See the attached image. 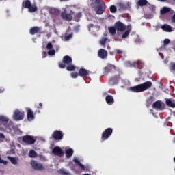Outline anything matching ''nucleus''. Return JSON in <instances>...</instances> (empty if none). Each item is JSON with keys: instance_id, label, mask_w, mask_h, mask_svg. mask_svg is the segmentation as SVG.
<instances>
[{"instance_id": "obj_1", "label": "nucleus", "mask_w": 175, "mask_h": 175, "mask_svg": "<svg viewBox=\"0 0 175 175\" xmlns=\"http://www.w3.org/2000/svg\"><path fill=\"white\" fill-rule=\"evenodd\" d=\"M152 86V82L151 81H146L142 84H139L135 86H133L129 88V91H131V92H143L144 91H146V90H148V88H151Z\"/></svg>"}, {"instance_id": "obj_2", "label": "nucleus", "mask_w": 175, "mask_h": 175, "mask_svg": "<svg viewBox=\"0 0 175 175\" xmlns=\"http://www.w3.org/2000/svg\"><path fill=\"white\" fill-rule=\"evenodd\" d=\"M22 8L28 9L30 13H35L38 11V7L32 5L29 0H25L22 3Z\"/></svg>"}, {"instance_id": "obj_3", "label": "nucleus", "mask_w": 175, "mask_h": 175, "mask_svg": "<svg viewBox=\"0 0 175 175\" xmlns=\"http://www.w3.org/2000/svg\"><path fill=\"white\" fill-rule=\"evenodd\" d=\"M72 62V57L69 55H66L63 57V61L59 62L58 65L61 69H64V68H66V65H70Z\"/></svg>"}, {"instance_id": "obj_4", "label": "nucleus", "mask_w": 175, "mask_h": 175, "mask_svg": "<svg viewBox=\"0 0 175 175\" xmlns=\"http://www.w3.org/2000/svg\"><path fill=\"white\" fill-rule=\"evenodd\" d=\"M22 142L25 143L27 146H31L32 144H35L36 139L31 135H24L22 137Z\"/></svg>"}, {"instance_id": "obj_5", "label": "nucleus", "mask_w": 175, "mask_h": 175, "mask_svg": "<svg viewBox=\"0 0 175 175\" xmlns=\"http://www.w3.org/2000/svg\"><path fill=\"white\" fill-rule=\"evenodd\" d=\"M106 10V4L105 1H101L100 3L97 4V6L95 8V12L96 14H103Z\"/></svg>"}, {"instance_id": "obj_6", "label": "nucleus", "mask_w": 175, "mask_h": 175, "mask_svg": "<svg viewBox=\"0 0 175 175\" xmlns=\"http://www.w3.org/2000/svg\"><path fill=\"white\" fill-rule=\"evenodd\" d=\"M113 135V129L112 128H107L102 133L101 135V140L102 142H105L110 137Z\"/></svg>"}, {"instance_id": "obj_7", "label": "nucleus", "mask_w": 175, "mask_h": 175, "mask_svg": "<svg viewBox=\"0 0 175 175\" xmlns=\"http://www.w3.org/2000/svg\"><path fill=\"white\" fill-rule=\"evenodd\" d=\"M13 118L16 121H21V120H24V111H21L18 109L15 110L14 112Z\"/></svg>"}, {"instance_id": "obj_8", "label": "nucleus", "mask_w": 175, "mask_h": 175, "mask_svg": "<svg viewBox=\"0 0 175 175\" xmlns=\"http://www.w3.org/2000/svg\"><path fill=\"white\" fill-rule=\"evenodd\" d=\"M31 165L32 166L33 169H34V170H40L42 172V170L44 169V167H43V165L41 163H38V161L35 160H32L31 161Z\"/></svg>"}, {"instance_id": "obj_9", "label": "nucleus", "mask_w": 175, "mask_h": 175, "mask_svg": "<svg viewBox=\"0 0 175 175\" xmlns=\"http://www.w3.org/2000/svg\"><path fill=\"white\" fill-rule=\"evenodd\" d=\"M52 137L54 140H62L64 139V133L61 131L55 130L52 134Z\"/></svg>"}, {"instance_id": "obj_10", "label": "nucleus", "mask_w": 175, "mask_h": 175, "mask_svg": "<svg viewBox=\"0 0 175 175\" xmlns=\"http://www.w3.org/2000/svg\"><path fill=\"white\" fill-rule=\"evenodd\" d=\"M120 80H121V75H115L109 79V85H116V84H118Z\"/></svg>"}, {"instance_id": "obj_11", "label": "nucleus", "mask_w": 175, "mask_h": 175, "mask_svg": "<svg viewBox=\"0 0 175 175\" xmlns=\"http://www.w3.org/2000/svg\"><path fill=\"white\" fill-rule=\"evenodd\" d=\"M75 12L73 11H70V14H66V12H62L61 17L63 20H66V21H72L73 19V14Z\"/></svg>"}, {"instance_id": "obj_12", "label": "nucleus", "mask_w": 175, "mask_h": 175, "mask_svg": "<svg viewBox=\"0 0 175 175\" xmlns=\"http://www.w3.org/2000/svg\"><path fill=\"white\" fill-rule=\"evenodd\" d=\"M53 154L54 155H57V157H64V154L65 152H64V150H62V148L59 146H55L52 150Z\"/></svg>"}, {"instance_id": "obj_13", "label": "nucleus", "mask_w": 175, "mask_h": 175, "mask_svg": "<svg viewBox=\"0 0 175 175\" xmlns=\"http://www.w3.org/2000/svg\"><path fill=\"white\" fill-rule=\"evenodd\" d=\"M115 27L116 28V30L120 32H124V31L126 29V26L121 21L116 22L115 23Z\"/></svg>"}, {"instance_id": "obj_14", "label": "nucleus", "mask_w": 175, "mask_h": 175, "mask_svg": "<svg viewBox=\"0 0 175 175\" xmlns=\"http://www.w3.org/2000/svg\"><path fill=\"white\" fill-rule=\"evenodd\" d=\"M152 109H155L157 110H165V106L162 104V103L159 100L155 101L152 105Z\"/></svg>"}, {"instance_id": "obj_15", "label": "nucleus", "mask_w": 175, "mask_h": 175, "mask_svg": "<svg viewBox=\"0 0 175 175\" xmlns=\"http://www.w3.org/2000/svg\"><path fill=\"white\" fill-rule=\"evenodd\" d=\"M98 55L99 58H101V59H105L107 58V51H106L103 49H100L98 51Z\"/></svg>"}, {"instance_id": "obj_16", "label": "nucleus", "mask_w": 175, "mask_h": 175, "mask_svg": "<svg viewBox=\"0 0 175 175\" xmlns=\"http://www.w3.org/2000/svg\"><path fill=\"white\" fill-rule=\"evenodd\" d=\"M78 73L81 77H86V76L90 75V71L85 68H80Z\"/></svg>"}, {"instance_id": "obj_17", "label": "nucleus", "mask_w": 175, "mask_h": 175, "mask_svg": "<svg viewBox=\"0 0 175 175\" xmlns=\"http://www.w3.org/2000/svg\"><path fill=\"white\" fill-rule=\"evenodd\" d=\"M113 69H116V66L108 64L106 67L104 68V75H108V73H110Z\"/></svg>"}, {"instance_id": "obj_18", "label": "nucleus", "mask_w": 175, "mask_h": 175, "mask_svg": "<svg viewBox=\"0 0 175 175\" xmlns=\"http://www.w3.org/2000/svg\"><path fill=\"white\" fill-rule=\"evenodd\" d=\"M73 162L77 163V166H79V167H80V169L81 170H85V166H84V165L81 164V163L80 162L79 159H77V157H75L73 159Z\"/></svg>"}, {"instance_id": "obj_19", "label": "nucleus", "mask_w": 175, "mask_h": 175, "mask_svg": "<svg viewBox=\"0 0 175 175\" xmlns=\"http://www.w3.org/2000/svg\"><path fill=\"white\" fill-rule=\"evenodd\" d=\"M40 31V28L38 26H34L31 27L29 30L30 35H36V33H38Z\"/></svg>"}, {"instance_id": "obj_20", "label": "nucleus", "mask_w": 175, "mask_h": 175, "mask_svg": "<svg viewBox=\"0 0 175 175\" xmlns=\"http://www.w3.org/2000/svg\"><path fill=\"white\" fill-rule=\"evenodd\" d=\"M105 100L107 105H113L114 103V98L111 95H107L105 97Z\"/></svg>"}, {"instance_id": "obj_21", "label": "nucleus", "mask_w": 175, "mask_h": 175, "mask_svg": "<svg viewBox=\"0 0 175 175\" xmlns=\"http://www.w3.org/2000/svg\"><path fill=\"white\" fill-rule=\"evenodd\" d=\"M35 118V116L33 115V111L31 109L27 110V119L29 121H32Z\"/></svg>"}, {"instance_id": "obj_22", "label": "nucleus", "mask_w": 175, "mask_h": 175, "mask_svg": "<svg viewBox=\"0 0 175 175\" xmlns=\"http://www.w3.org/2000/svg\"><path fill=\"white\" fill-rule=\"evenodd\" d=\"M161 29L165 32H172V27L170 25L165 24L161 26Z\"/></svg>"}, {"instance_id": "obj_23", "label": "nucleus", "mask_w": 175, "mask_h": 175, "mask_svg": "<svg viewBox=\"0 0 175 175\" xmlns=\"http://www.w3.org/2000/svg\"><path fill=\"white\" fill-rule=\"evenodd\" d=\"M108 30L111 35H116V33H117V29L116 28L115 25L109 27Z\"/></svg>"}, {"instance_id": "obj_24", "label": "nucleus", "mask_w": 175, "mask_h": 175, "mask_svg": "<svg viewBox=\"0 0 175 175\" xmlns=\"http://www.w3.org/2000/svg\"><path fill=\"white\" fill-rule=\"evenodd\" d=\"M66 157L67 158H71L72 155H73V149L68 148L65 150Z\"/></svg>"}, {"instance_id": "obj_25", "label": "nucleus", "mask_w": 175, "mask_h": 175, "mask_svg": "<svg viewBox=\"0 0 175 175\" xmlns=\"http://www.w3.org/2000/svg\"><path fill=\"white\" fill-rule=\"evenodd\" d=\"M129 8L128 4L120 3H119V10H126V9Z\"/></svg>"}, {"instance_id": "obj_26", "label": "nucleus", "mask_w": 175, "mask_h": 175, "mask_svg": "<svg viewBox=\"0 0 175 175\" xmlns=\"http://www.w3.org/2000/svg\"><path fill=\"white\" fill-rule=\"evenodd\" d=\"M170 8L167 7H163L160 11L161 14H166V13H169L170 12Z\"/></svg>"}, {"instance_id": "obj_27", "label": "nucleus", "mask_w": 175, "mask_h": 175, "mask_svg": "<svg viewBox=\"0 0 175 175\" xmlns=\"http://www.w3.org/2000/svg\"><path fill=\"white\" fill-rule=\"evenodd\" d=\"M8 159L9 161H10L11 163H12V165H17L18 162H17V158L16 157H12L10 156H8Z\"/></svg>"}, {"instance_id": "obj_28", "label": "nucleus", "mask_w": 175, "mask_h": 175, "mask_svg": "<svg viewBox=\"0 0 175 175\" xmlns=\"http://www.w3.org/2000/svg\"><path fill=\"white\" fill-rule=\"evenodd\" d=\"M147 3H148L147 0H139L137 5H138V6H146Z\"/></svg>"}, {"instance_id": "obj_29", "label": "nucleus", "mask_w": 175, "mask_h": 175, "mask_svg": "<svg viewBox=\"0 0 175 175\" xmlns=\"http://www.w3.org/2000/svg\"><path fill=\"white\" fill-rule=\"evenodd\" d=\"M75 69H76V66L75 65L68 64L66 66V70H68V72H73Z\"/></svg>"}, {"instance_id": "obj_30", "label": "nucleus", "mask_w": 175, "mask_h": 175, "mask_svg": "<svg viewBox=\"0 0 175 175\" xmlns=\"http://www.w3.org/2000/svg\"><path fill=\"white\" fill-rule=\"evenodd\" d=\"M29 157L30 158H36V157H38V153L33 150H31L29 152Z\"/></svg>"}, {"instance_id": "obj_31", "label": "nucleus", "mask_w": 175, "mask_h": 175, "mask_svg": "<svg viewBox=\"0 0 175 175\" xmlns=\"http://www.w3.org/2000/svg\"><path fill=\"white\" fill-rule=\"evenodd\" d=\"M81 16H83L81 12H79L78 14H77L74 17L75 21L79 23L80 21V18H81Z\"/></svg>"}, {"instance_id": "obj_32", "label": "nucleus", "mask_w": 175, "mask_h": 175, "mask_svg": "<svg viewBox=\"0 0 175 175\" xmlns=\"http://www.w3.org/2000/svg\"><path fill=\"white\" fill-rule=\"evenodd\" d=\"M165 103L170 107H172V108L175 107V103H173L172 101H171L170 99H167L166 101H165Z\"/></svg>"}, {"instance_id": "obj_33", "label": "nucleus", "mask_w": 175, "mask_h": 175, "mask_svg": "<svg viewBox=\"0 0 175 175\" xmlns=\"http://www.w3.org/2000/svg\"><path fill=\"white\" fill-rule=\"evenodd\" d=\"M129 33H131V30H126L122 36V39H126L129 36Z\"/></svg>"}, {"instance_id": "obj_34", "label": "nucleus", "mask_w": 175, "mask_h": 175, "mask_svg": "<svg viewBox=\"0 0 175 175\" xmlns=\"http://www.w3.org/2000/svg\"><path fill=\"white\" fill-rule=\"evenodd\" d=\"M134 66H138V68H141L143 67V62L142 61H137L136 62H134Z\"/></svg>"}, {"instance_id": "obj_35", "label": "nucleus", "mask_w": 175, "mask_h": 175, "mask_svg": "<svg viewBox=\"0 0 175 175\" xmlns=\"http://www.w3.org/2000/svg\"><path fill=\"white\" fill-rule=\"evenodd\" d=\"M107 42V38H103L100 40V44L101 46H105L106 44V42Z\"/></svg>"}, {"instance_id": "obj_36", "label": "nucleus", "mask_w": 175, "mask_h": 175, "mask_svg": "<svg viewBox=\"0 0 175 175\" xmlns=\"http://www.w3.org/2000/svg\"><path fill=\"white\" fill-rule=\"evenodd\" d=\"M109 10L111 13H116V12H117V7H116V5H111L109 7Z\"/></svg>"}, {"instance_id": "obj_37", "label": "nucleus", "mask_w": 175, "mask_h": 175, "mask_svg": "<svg viewBox=\"0 0 175 175\" xmlns=\"http://www.w3.org/2000/svg\"><path fill=\"white\" fill-rule=\"evenodd\" d=\"M0 121L2 122H8L9 118L5 116H0Z\"/></svg>"}, {"instance_id": "obj_38", "label": "nucleus", "mask_w": 175, "mask_h": 175, "mask_svg": "<svg viewBox=\"0 0 175 175\" xmlns=\"http://www.w3.org/2000/svg\"><path fill=\"white\" fill-rule=\"evenodd\" d=\"M73 38V33L64 36L65 40H69Z\"/></svg>"}, {"instance_id": "obj_39", "label": "nucleus", "mask_w": 175, "mask_h": 175, "mask_svg": "<svg viewBox=\"0 0 175 175\" xmlns=\"http://www.w3.org/2000/svg\"><path fill=\"white\" fill-rule=\"evenodd\" d=\"M5 128L7 129H10V131H12V129H13V122H10V124H6Z\"/></svg>"}, {"instance_id": "obj_40", "label": "nucleus", "mask_w": 175, "mask_h": 175, "mask_svg": "<svg viewBox=\"0 0 175 175\" xmlns=\"http://www.w3.org/2000/svg\"><path fill=\"white\" fill-rule=\"evenodd\" d=\"M170 72H175V63H172L170 66Z\"/></svg>"}, {"instance_id": "obj_41", "label": "nucleus", "mask_w": 175, "mask_h": 175, "mask_svg": "<svg viewBox=\"0 0 175 175\" xmlns=\"http://www.w3.org/2000/svg\"><path fill=\"white\" fill-rule=\"evenodd\" d=\"M49 55H55V50L54 49H51L48 51Z\"/></svg>"}, {"instance_id": "obj_42", "label": "nucleus", "mask_w": 175, "mask_h": 175, "mask_svg": "<svg viewBox=\"0 0 175 175\" xmlns=\"http://www.w3.org/2000/svg\"><path fill=\"white\" fill-rule=\"evenodd\" d=\"M46 49L47 50H53V44H51V42L48 43L46 44Z\"/></svg>"}, {"instance_id": "obj_43", "label": "nucleus", "mask_w": 175, "mask_h": 175, "mask_svg": "<svg viewBox=\"0 0 175 175\" xmlns=\"http://www.w3.org/2000/svg\"><path fill=\"white\" fill-rule=\"evenodd\" d=\"M79 77V72H72L71 73V77H72V79H76L77 77Z\"/></svg>"}, {"instance_id": "obj_44", "label": "nucleus", "mask_w": 175, "mask_h": 175, "mask_svg": "<svg viewBox=\"0 0 175 175\" xmlns=\"http://www.w3.org/2000/svg\"><path fill=\"white\" fill-rule=\"evenodd\" d=\"M169 43H170V40L169 39L166 38L163 40L164 46H167V44H169Z\"/></svg>"}, {"instance_id": "obj_45", "label": "nucleus", "mask_w": 175, "mask_h": 175, "mask_svg": "<svg viewBox=\"0 0 175 175\" xmlns=\"http://www.w3.org/2000/svg\"><path fill=\"white\" fill-rule=\"evenodd\" d=\"M92 2H94V3H96V4H99L102 2V0H90Z\"/></svg>"}, {"instance_id": "obj_46", "label": "nucleus", "mask_w": 175, "mask_h": 175, "mask_svg": "<svg viewBox=\"0 0 175 175\" xmlns=\"http://www.w3.org/2000/svg\"><path fill=\"white\" fill-rule=\"evenodd\" d=\"M172 23L175 24V14L171 18Z\"/></svg>"}, {"instance_id": "obj_47", "label": "nucleus", "mask_w": 175, "mask_h": 175, "mask_svg": "<svg viewBox=\"0 0 175 175\" xmlns=\"http://www.w3.org/2000/svg\"><path fill=\"white\" fill-rule=\"evenodd\" d=\"M116 54H122V51L120 49H116Z\"/></svg>"}, {"instance_id": "obj_48", "label": "nucleus", "mask_w": 175, "mask_h": 175, "mask_svg": "<svg viewBox=\"0 0 175 175\" xmlns=\"http://www.w3.org/2000/svg\"><path fill=\"white\" fill-rule=\"evenodd\" d=\"M5 135L3 133H0V139H5Z\"/></svg>"}, {"instance_id": "obj_49", "label": "nucleus", "mask_w": 175, "mask_h": 175, "mask_svg": "<svg viewBox=\"0 0 175 175\" xmlns=\"http://www.w3.org/2000/svg\"><path fill=\"white\" fill-rule=\"evenodd\" d=\"M42 107H43V104L42 103H40L38 109H42Z\"/></svg>"}, {"instance_id": "obj_50", "label": "nucleus", "mask_w": 175, "mask_h": 175, "mask_svg": "<svg viewBox=\"0 0 175 175\" xmlns=\"http://www.w3.org/2000/svg\"><path fill=\"white\" fill-rule=\"evenodd\" d=\"M1 163H3V165H8V161H6L5 160H1Z\"/></svg>"}, {"instance_id": "obj_51", "label": "nucleus", "mask_w": 175, "mask_h": 175, "mask_svg": "<svg viewBox=\"0 0 175 175\" xmlns=\"http://www.w3.org/2000/svg\"><path fill=\"white\" fill-rule=\"evenodd\" d=\"M51 13H55V9L54 8H52L51 10H50Z\"/></svg>"}, {"instance_id": "obj_52", "label": "nucleus", "mask_w": 175, "mask_h": 175, "mask_svg": "<svg viewBox=\"0 0 175 175\" xmlns=\"http://www.w3.org/2000/svg\"><path fill=\"white\" fill-rule=\"evenodd\" d=\"M109 54L110 55H114V52H110Z\"/></svg>"}, {"instance_id": "obj_53", "label": "nucleus", "mask_w": 175, "mask_h": 175, "mask_svg": "<svg viewBox=\"0 0 175 175\" xmlns=\"http://www.w3.org/2000/svg\"><path fill=\"white\" fill-rule=\"evenodd\" d=\"M161 1V2H166V1H167V0H160Z\"/></svg>"}, {"instance_id": "obj_54", "label": "nucleus", "mask_w": 175, "mask_h": 175, "mask_svg": "<svg viewBox=\"0 0 175 175\" xmlns=\"http://www.w3.org/2000/svg\"><path fill=\"white\" fill-rule=\"evenodd\" d=\"M172 114H173L174 117H175V111H173Z\"/></svg>"}, {"instance_id": "obj_55", "label": "nucleus", "mask_w": 175, "mask_h": 175, "mask_svg": "<svg viewBox=\"0 0 175 175\" xmlns=\"http://www.w3.org/2000/svg\"><path fill=\"white\" fill-rule=\"evenodd\" d=\"M2 162V159L1 158V156H0V163Z\"/></svg>"}, {"instance_id": "obj_56", "label": "nucleus", "mask_w": 175, "mask_h": 175, "mask_svg": "<svg viewBox=\"0 0 175 175\" xmlns=\"http://www.w3.org/2000/svg\"><path fill=\"white\" fill-rule=\"evenodd\" d=\"M173 50H174V51H175V45L173 47Z\"/></svg>"}, {"instance_id": "obj_57", "label": "nucleus", "mask_w": 175, "mask_h": 175, "mask_svg": "<svg viewBox=\"0 0 175 175\" xmlns=\"http://www.w3.org/2000/svg\"><path fill=\"white\" fill-rule=\"evenodd\" d=\"M170 120V117L167 118V120Z\"/></svg>"}, {"instance_id": "obj_58", "label": "nucleus", "mask_w": 175, "mask_h": 175, "mask_svg": "<svg viewBox=\"0 0 175 175\" xmlns=\"http://www.w3.org/2000/svg\"><path fill=\"white\" fill-rule=\"evenodd\" d=\"M104 95H107V92H105V93H104Z\"/></svg>"}, {"instance_id": "obj_59", "label": "nucleus", "mask_w": 175, "mask_h": 175, "mask_svg": "<svg viewBox=\"0 0 175 175\" xmlns=\"http://www.w3.org/2000/svg\"><path fill=\"white\" fill-rule=\"evenodd\" d=\"M107 49H110V46H107Z\"/></svg>"}, {"instance_id": "obj_60", "label": "nucleus", "mask_w": 175, "mask_h": 175, "mask_svg": "<svg viewBox=\"0 0 175 175\" xmlns=\"http://www.w3.org/2000/svg\"><path fill=\"white\" fill-rule=\"evenodd\" d=\"M60 1H68V0H60Z\"/></svg>"}]
</instances>
